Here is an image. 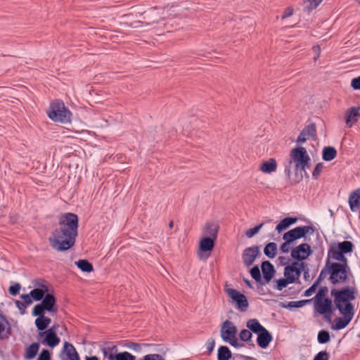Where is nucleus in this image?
Instances as JSON below:
<instances>
[{"mask_svg":"<svg viewBox=\"0 0 360 360\" xmlns=\"http://www.w3.org/2000/svg\"><path fill=\"white\" fill-rule=\"evenodd\" d=\"M79 218L75 213L61 214L58 226L51 233L49 241L51 247L58 251L65 252L73 247L78 235Z\"/></svg>","mask_w":360,"mask_h":360,"instance_id":"1","label":"nucleus"},{"mask_svg":"<svg viewBox=\"0 0 360 360\" xmlns=\"http://www.w3.org/2000/svg\"><path fill=\"white\" fill-rule=\"evenodd\" d=\"M310 157L309 156L307 150L302 146H297L292 148L290 153V160L288 164L285 166L284 173L285 176L290 180L291 176V165L295 164V169L296 174L298 172H304V176L309 178V175L306 172V168L309 167ZM302 179L301 174L300 178L298 180L294 181L291 184H297Z\"/></svg>","mask_w":360,"mask_h":360,"instance_id":"2","label":"nucleus"},{"mask_svg":"<svg viewBox=\"0 0 360 360\" xmlns=\"http://www.w3.org/2000/svg\"><path fill=\"white\" fill-rule=\"evenodd\" d=\"M357 289L354 286H345L341 288H332L330 295L339 312L354 314V307L352 302L356 299Z\"/></svg>","mask_w":360,"mask_h":360,"instance_id":"3","label":"nucleus"},{"mask_svg":"<svg viewBox=\"0 0 360 360\" xmlns=\"http://www.w3.org/2000/svg\"><path fill=\"white\" fill-rule=\"evenodd\" d=\"M330 276L328 280L333 286L347 283L349 281V277L353 278L351 269H345L340 264L331 263L330 261Z\"/></svg>","mask_w":360,"mask_h":360,"instance_id":"4","label":"nucleus"},{"mask_svg":"<svg viewBox=\"0 0 360 360\" xmlns=\"http://www.w3.org/2000/svg\"><path fill=\"white\" fill-rule=\"evenodd\" d=\"M48 115L53 121L66 123L70 121L72 113L63 101L56 100L51 103Z\"/></svg>","mask_w":360,"mask_h":360,"instance_id":"5","label":"nucleus"},{"mask_svg":"<svg viewBox=\"0 0 360 360\" xmlns=\"http://www.w3.org/2000/svg\"><path fill=\"white\" fill-rule=\"evenodd\" d=\"M36 312L45 314L49 312L51 315L57 314L58 307L56 304V298L53 293H47L41 302L37 304L32 309Z\"/></svg>","mask_w":360,"mask_h":360,"instance_id":"6","label":"nucleus"},{"mask_svg":"<svg viewBox=\"0 0 360 360\" xmlns=\"http://www.w3.org/2000/svg\"><path fill=\"white\" fill-rule=\"evenodd\" d=\"M225 292L235 302L236 308L240 311H246L248 307V301L246 296L233 288H225Z\"/></svg>","mask_w":360,"mask_h":360,"instance_id":"7","label":"nucleus"},{"mask_svg":"<svg viewBox=\"0 0 360 360\" xmlns=\"http://www.w3.org/2000/svg\"><path fill=\"white\" fill-rule=\"evenodd\" d=\"M39 341L49 347L53 348L60 343V338L53 328H48L45 331L39 332Z\"/></svg>","mask_w":360,"mask_h":360,"instance_id":"8","label":"nucleus"},{"mask_svg":"<svg viewBox=\"0 0 360 360\" xmlns=\"http://www.w3.org/2000/svg\"><path fill=\"white\" fill-rule=\"evenodd\" d=\"M312 250L307 243H302L291 250V257L293 259L303 261L312 255Z\"/></svg>","mask_w":360,"mask_h":360,"instance_id":"9","label":"nucleus"},{"mask_svg":"<svg viewBox=\"0 0 360 360\" xmlns=\"http://www.w3.org/2000/svg\"><path fill=\"white\" fill-rule=\"evenodd\" d=\"M354 244L349 240H344L342 242L333 244L330 246L328 251V255L330 254H348L353 252Z\"/></svg>","mask_w":360,"mask_h":360,"instance_id":"10","label":"nucleus"},{"mask_svg":"<svg viewBox=\"0 0 360 360\" xmlns=\"http://www.w3.org/2000/svg\"><path fill=\"white\" fill-rule=\"evenodd\" d=\"M142 22L150 25L155 23H158L163 17L160 13L157 8H150L142 13Z\"/></svg>","mask_w":360,"mask_h":360,"instance_id":"11","label":"nucleus"},{"mask_svg":"<svg viewBox=\"0 0 360 360\" xmlns=\"http://www.w3.org/2000/svg\"><path fill=\"white\" fill-rule=\"evenodd\" d=\"M220 332L222 340L226 342L230 338H233L236 336L238 330L232 321L226 320L221 324Z\"/></svg>","mask_w":360,"mask_h":360,"instance_id":"12","label":"nucleus"},{"mask_svg":"<svg viewBox=\"0 0 360 360\" xmlns=\"http://www.w3.org/2000/svg\"><path fill=\"white\" fill-rule=\"evenodd\" d=\"M259 246H252L245 248L242 255L243 263L245 264L246 266H251L255 262L256 257L259 255Z\"/></svg>","mask_w":360,"mask_h":360,"instance_id":"13","label":"nucleus"},{"mask_svg":"<svg viewBox=\"0 0 360 360\" xmlns=\"http://www.w3.org/2000/svg\"><path fill=\"white\" fill-rule=\"evenodd\" d=\"M315 307L316 311L321 315L332 314L335 309L333 308L332 300L330 298L316 299Z\"/></svg>","mask_w":360,"mask_h":360,"instance_id":"14","label":"nucleus"},{"mask_svg":"<svg viewBox=\"0 0 360 360\" xmlns=\"http://www.w3.org/2000/svg\"><path fill=\"white\" fill-rule=\"evenodd\" d=\"M261 268L263 274V282L262 283L263 285L271 281L275 275L276 270L274 265L268 260L262 262Z\"/></svg>","mask_w":360,"mask_h":360,"instance_id":"15","label":"nucleus"},{"mask_svg":"<svg viewBox=\"0 0 360 360\" xmlns=\"http://www.w3.org/2000/svg\"><path fill=\"white\" fill-rule=\"evenodd\" d=\"M32 314L37 318L35 319L34 323L39 330V332L45 331L48 329L51 320L48 316H45V314L41 312H36L34 310L32 311Z\"/></svg>","mask_w":360,"mask_h":360,"instance_id":"16","label":"nucleus"},{"mask_svg":"<svg viewBox=\"0 0 360 360\" xmlns=\"http://www.w3.org/2000/svg\"><path fill=\"white\" fill-rule=\"evenodd\" d=\"M343 317H338L335 319V323L332 325V328L333 330H339L347 327L352 319L354 314L347 313V312H340Z\"/></svg>","mask_w":360,"mask_h":360,"instance_id":"17","label":"nucleus"},{"mask_svg":"<svg viewBox=\"0 0 360 360\" xmlns=\"http://www.w3.org/2000/svg\"><path fill=\"white\" fill-rule=\"evenodd\" d=\"M359 110L360 107H352L346 111L345 122L349 127H352L358 122L360 117Z\"/></svg>","mask_w":360,"mask_h":360,"instance_id":"18","label":"nucleus"},{"mask_svg":"<svg viewBox=\"0 0 360 360\" xmlns=\"http://www.w3.org/2000/svg\"><path fill=\"white\" fill-rule=\"evenodd\" d=\"M0 319L4 321L5 324L0 322V340H7L12 334V327L6 317L0 313Z\"/></svg>","mask_w":360,"mask_h":360,"instance_id":"19","label":"nucleus"},{"mask_svg":"<svg viewBox=\"0 0 360 360\" xmlns=\"http://www.w3.org/2000/svg\"><path fill=\"white\" fill-rule=\"evenodd\" d=\"M316 230V229L314 226L310 225L297 226L291 229V231L292 232L295 239L297 240L302 238H305L307 233H314Z\"/></svg>","mask_w":360,"mask_h":360,"instance_id":"20","label":"nucleus"},{"mask_svg":"<svg viewBox=\"0 0 360 360\" xmlns=\"http://www.w3.org/2000/svg\"><path fill=\"white\" fill-rule=\"evenodd\" d=\"M272 340L273 337L271 333L267 329H264V331L257 334V343L261 348L266 349Z\"/></svg>","mask_w":360,"mask_h":360,"instance_id":"21","label":"nucleus"},{"mask_svg":"<svg viewBox=\"0 0 360 360\" xmlns=\"http://www.w3.org/2000/svg\"><path fill=\"white\" fill-rule=\"evenodd\" d=\"M348 203L352 212H356L358 210L360 206V188L350 193Z\"/></svg>","mask_w":360,"mask_h":360,"instance_id":"22","label":"nucleus"},{"mask_svg":"<svg viewBox=\"0 0 360 360\" xmlns=\"http://www.w3.org/2000/svg\"><path fill=\"white\" fill-rule=\"evenodd\" d=\"M277 169V162L274 158H270L266 161L262 162L260 165L259 169L266 174L276 172Z\"/></svg>","mask_w":360,"mask_h":360,"instance_id":"23","label":"nucleus"},{"mask_svg":"<svg viewBox=\"0 0 360 360\" xmlns=\"http://www.w3.org/2000/svg\"><path fill=\"white\" fill-rule=\"evenodd\" d=\"M63 352L67 355V359L63 360H80L76 349L72 344L65 342L63 345Z\"/></svg>","mask_w":360,"mask_h":360,"instance_id":"24","label":"nucleus"},{"mask_svg":"<svg viewBox=\"0 0 360 360\" xmlns=\"http://www.w3.org/2000/svg\"><path fill=\"white\" fill-rule=\"evenodd\" d=\"M246 327L250 330L252 333L259 334L266 329L257 319H250L246 322Z\"/></svg>","mask_w":360,"mask_h":360,"instance_id":"25","label":"nucleus"},{"mask_svg":"<svg viewBox=\"0 0 360 360\" xmlns=\"http://www.w3.org/2000/svg\"><path fill=\"white\" fill-rule=\"evenodd\" d=\"M297 221V217H288L282 219L276 226V230L278 233H281L282 231L287 229L290 226L294 224Z\"/></svg>","mask_w":360,"mask_h":360,"instance_id":"26","label":"nucleus"},{"mask_svg":"<svg viewBox=\"0 0 360 360\" xmlns=\"http://www.w3.org/2000/svg\"><path fill=\"white\" fill-rule=\"evenodd\" d=\"M330 259L338 261L339 262H334L335 264H340L341 266H343L345 269H350V267L348 264L347 258L343 254H330L328 255L327 259L330 261Z\"/></svg>","mask_w":360,"mask_h":360,"instance_id":"27","label":"nucleus"},{"mask_svg":"<svg viewBox=\"0 0 360 360\" xmlns=\"http://www.w3.org/2000/svg\"><path fill=\"white\" fill-rule=\"evenodd\" d=\"M215 239L211 237H204L201 239L199 248L202 252H206L212 250L214 247Z\"/></svg>","mask_w":360,"mask_h":360,"instance_id":"28","label":"nucleus"},{"mask_svg":"<svg viewBox=\"0 0 360 360\" xmlns=\"http://www.w3.org/2000/svg\"><path fill=\"white\" fill-rule=\"evenodd\" d=\"M337 156V150L333 146H326L322 151V158L323 160L329 162L333 160Z\"/></svg>","mask_w":360,"mask_h":360,"instance_id":"29","label":"nucleus"},{"mask_svg":"<svg viewBox=\"0 0 360 360\" xmlns=\"http://www.w3.org/2000/svg\"><path fill=\"white\" fill-rule=\"evenodd\" d=\"M39 349V343L33 342L25 350V357L27 359H34Z\"/></svg>","mask_w":360,"mask_h":360,"instance_id":"30","label":"nucleus"},{"mask_svg":"<svg viewBox=\"0 0 360 360\" xmlns=\"http://www.w3.org/2000/svg\"><path fill=\"white\" fill-rule=\"evenodd\" d=\"M232 353L227 346H220L217 352V360H229Z\"/></svg>","mask_w":360,"mask_h":360,"instance_id":"31","label":"nucleus"},{"mask_svg":"<svg viewBox=\"0 0 360 360\" xmlns=\"http://www.w3.org/2000/svg\"><path fill=\"white\" fill-rule=\"evenodd\" d=\"M108 360H136V356L128 352H122L109 355Z\"/></svg>","mask_w":360,"mask_h":360,"instance_id":"32","label":"nucleus"},{"mask_svg":"<svg viewBox=\"0 0 360 360\" xmlns=\"http://www.w3.org/2000/svg\"><path fill=\"white\" fill-rule=\"evenodd\" d=\"M277 252V245L274 242H270L266 245L264 249V255L270 258L273 259Z\"/></svg>","mask_w":360,"mask_h":360,"instance_id":"33","label":"nucleus"},{"mask_svg":"<svg viewBox=\"0 0 360 360\" xmlns=\"http://www.w3.org/2000/svg\"><path fill=\"white\" fill-rule=\"evenodd\" d=\"M75 264L77 267L84 272L90 273L94 271L92 264L86 259H79Z\"/></svg>","mask_w":360,"mask_h":360,"instance_id":"34","label":"nucleus"},{"mask_svg":"<svg viewBox=\"0 0 360 360\" xmlns=\"http://www.w3.org/2000/svg\"><path fill=\"white\" fill-rule=\"evenodd\" d=\"M205 229H206L207 233L210 235V237H211L213 239L217 240V236H218V231H219V226L218 225L207 222L205 224Z\"/></svg>","mask_w":360,"mask_h":360,"instance_id":"35","label":"nucleus"},{"mask_svg":"<svg viewBox=\"0 0 360 360\" xmlns=\"http://www.w3.org/2000/svg\"><path fill=\"white\" fill-rule=\"evenodd\" d=\"M323 0H303L304 12L309 13L312 10L315 9Z\"/></svg>","mask_w":360,"mask_h":360,"instance_id":"36","label":"nucleus"},{"mask_svg":"<svg viewBox=\"0 0 360 360\" xmlns=\"http://www.w3.org/2000/svg\"><path fill=\"white\" fill-rule=\"evenodd\" d=\"M302 131L308 138L314 139L316 136V127L314 122L307 125Z\"/></svg>","mask_w":360,"mask_h":360,"instance_id":"37","label":"nucleus"},{"mask_svg":"<svg viewBox=\"0 0 360 360\" xmlns=\"http://www.w3.org/2000/svg\"><path fill=\"white\" fill-rule=\"evenodd\" d=\"M298 264V262H293L291 265H287L284 269V276L287 278V276L294 279V283L296 282V278L295 275V266Z\"/></svg>","mask_w":360,"mask_h":360,"instance_id":"38","label":"nucleus"},{"mask_svg":"<svg viewBox=\"0 0 360 360\" xmlns=\"http://www.w3.org/2000/svg\"><path fill=\"white\" fill-rule=\"evenodd\" d=\"M330 261H328V259H326L324 267L321 269V273L319 275L317 279L314 281L316 283V285H319L321 281L324 278H326L327 274L330 275Z\"/></svg>","mask_w":360,"mask_h":360,"instance_id":"39","label":"nucleus"},{"mask_svg":"<svg viewBox=\"0 0 360 360\" xmlns=\"http://www.w3.org/2000/svg\"><path fill=\"white\" fill-rule=\"evenodd\" d=\"M276 288L278 290H282L284 288H285L288 284L289 283H293L294 279H292L290 277L287 276V278H281L278 280H276Z\"/></svg>","mask_w":360,"mask_h":360,"instance_id":"40","label":"nucleus"},{"mask_svg":"<svg viewBox=\"0 0 360 360\" xmlns=\"http://www.w3.org/2000/svg\"><path fill=\"white\" fill-rule=\"evenodd\" d=\"M250 273L251 276L255 280V281L262 285L263 280L261 276V272L259 266L257 265H255L253 267H252L250 269Z\"/></svg>","mask_w":360,"mask_h":360,"instance_id":"41","label":"nucleus"},{"mask_svg":"<svg viewBox=\"0 0 360 360\" xmlns=\"http://www.w3.org/2000/svg\"><path fill=\"white\" fill-rule=\"evenodd\" d=\"M317 340L320 344H326L330 340V333L328 330H321L319 332Z\"/></svg>","mask_w":360,"mask_h":360,"instance_id":"42","label":"nucleus"},{"mask_svg":"<svg viewBox=\"0 0 360 360\" xmlns=\"http://www.w3.org/2000/svg\"><path fill=\"white\" fill-rule=\"evenodd\" d=\"M31 297L34 301H41L46 296L44 292L41 289L34 288L30 291Z\"/></svg>","mask_w":360,"mask_h":360,"instance_id":"43","label":"nucleus"},{"mask_svg":"<svg viewBox=\"0 0 360 360\" xmlns=\"http://www.w3.org/2000/svg\"><path fill=\"white\" fill-rule=\"evenodd\" d=\"M311 300H303L300 301H291L289 302L285 306L286 308L292 309V308H300L304 306L307 303L309 302Z\"/></svg>","mask_w":360,"mask_h":360,"instance_id":"44","label":"nucleus"},{"mask_svg":"<svg viewBox=\"0 0 360 360\" xmlns=\"http://www.w3.org/2000/svg\"><path fill=\"white\" fill-rule=\"evenodd\" d=\"M252 337V333H251L250 330L248 329H243L240 333H239V338L243 342H248L251 340Z\"/></svg>","mask_w":360,"mask_h":360,"instance_id":"45","label":"nucleus"},{"mask_svg":"<svg viewBox=\"0 0 360 360\" xmlns=\"http://www.w3.org/2000/svg\"><path fill=\"white\" fill-rule=\"evenodd\" d=\"M307 265L304 263L302 261H301L300 263L298 262V264L295 266V275L296 278V281L299 278V277L301 275V273L304 271L307 268Z\"/></svg>","mask_w":360,"mask_h":360,"instance_id":"46","label":"nucleus"},{"mask_svg":"<svg viewBox=\"0 0 360 360\" xmlns=\"http://www.w3.org/2000/svg\"><path fill=\"white\" fill-rule=\"evenodd\" d=\"M264 223H261L259 225L255 226V227L247 230L245 232L246 236L248 238L253 237L255 234H257L259 231V230L264 226Z\"/></svg>","mask_w":360,"mask_h":360,"instance_id":"47","label":"nucleus"},{"mask_svg":"<svg viewBox=\"0 0 360 360\" xmlns=\"http://www.w3.org/2000/svg\"><path fill=\"white\" fill-rule=\"evenodd\" d=\"M323 169V163L319 162V163L316 164V165L312 172V178L315 180H317L319 178Z\"/></svg>","mask_w":360,"mask_h":360,"instance_id":"48","label":"nucleus"},{"mask_svg":"<svg viewBox=\"0 0 360 360\" xmlns=\"http://www.w3.org/2000/svg\"><path fill=\"white\" fill-rule=\"evenodd\" d=\"M117 347L116 345L112 347H105L102 348L103 356L108 359L109 355L114 354V352H117Z\"/></svg>","mask_w":360,"mask_h":360,"instance_id":"49","label":"nucleus"},{"mask_svg":"<svg viewBox=\"0 0 360 360\" xmlns=\"http://www.w3.org/2000/svg\"><path fill=\"white\" fill-rule=\"evenodd\" d=\"M20 288H21V285L20 283H15L14 285H12L9 287L8 288V292L13 295V296H15L17 295L18 294H19L20 292Z\"/></svg>","mask_w":360,"mask_h":360,"instance_id":"50","label":"nucleus"},{"mask_svg":"<svg viewBox=\"0 0 360 360\" xmlns=\"http://www.w3.org/2000/svg\"><path fill=\"white\" fill-rule=\"evenodd\" d=\"M142 345L146 346L147 345H146V344L141 345V344L133 342H127L125 344L126 347H127L128 348L131 349L136 352H140L141 350Z\"/></svg>","mask_w":360,"mask_h":360,"instance_id":"51","label":"nucleus"},{"mask_svg":"<svg viewBox=\"0 0 360 360\" xmlns=\"http://www.w3.org/2000/svg\"><path fill=\"white\" fill-rule=\"evenodd\" d=\"M330 355L326 351H321L315 355L313 360H329Z\"/></svg>","mask_w":360,"mask_h":360,"instance_id":"52","label":"nucleus"},{"mask_svg":"<svg viewBox=\"0 0 360 360\" xmlns=\"http://www.w3.org/2000/svg\"><path fill=\"white\" fill-rule=\"evenodd\" d=\"M38 360H51L50 352L43 349L38 356Z\"/></svg>","mask_w":360,"mask_h":360,"instance_id":"53","label":"nucleus"},{"mask_svg":"<svg viewBox=\"0 0 360 360\" xmlns=\"http://www.w3.org/2000/svg\"><path fill=\"white\" fill-rule=\"evenodd\" d=\"M141 360H165L160 354H150L145 355Z\"/></svg>","mask_w":360,"mask_h":360,"instance_id":"54","label":"nucleus"},{"mask_svg":"<svg viewBox=\"0 0 360 360\" xmlns=\"http://www.w3.org/2000/svg\"><path fill=\"white\" fill-rule=\"evenodd\" d=\"M283 239L285 241H287L290 243H292L293 241L296 240L295 238L294 237V235L292 234V232L291 230L285 232L283 236Z\"/></svg>","mask_w":360,"mask_h":360,"instance_id":"55","label":"nucleus"},{"mask_svg":"<svg viewBox=\"0 0 360 360\" xmlns=\"http://www.w3.org/2000/svg\"><path fill=\"white\" fill-rule=\"evenodd\" d=\"M328 291V288L327 286L321 287L317 292V299L323 300V298H326L325 296L326 295Z\"/></svg>","mask_w":360,"mask_h":360,"instance_id":"56","label":"nucleus"},{"mask_svg":"<svg viewBox=\"0 0 360 360\" xmlns=\"http://www.w3.org/2000/svg\"><path fill=\"white\" fill-rule=\"evenodd\" d=\"M350 86L354 90H360V76L353 78Z\"/></svg>","mask_w":360,"mask_h":360,"instance_id":"57","label":"nucleus"},{"mask_svg":"<svg viewBox=\"0 0 360 360\" xmlns=\"http://www.w3.org/2000/svg\"><path fill=\"white\" fill-rule=\"evenodd\" d=\"M20 298L23 300L22 302L27 307L32 302V297H31L30 293L21 295Z\"/></svg>","mask_w":360,"mask_h":360,"instance_id":"58","label":"nucleus"},{"mask_svg":"<svg viewBox=\"0 0 360 360\" xmlns=\"http://www.w3.org/2000/svg\"><path fill=\"white\" fill-rule=\"evenodd\" d=\"M226 342H229L231 346H233L236 348H239V347L244 346V344L238 342V341L236 338V336H235L233 338H230L229 340H228Z\"/></svg>","mask_w":360,"mask_h":360,"instance_id":"59","label":"nucleus"},{"mask_svg":"<svg viewBox=\"0 0 360 360\" xmlns=\"http://www.w3.org/2000/svg\"><path fill=\"white\" fill-rule=\"evenodd\" d=\"M319 285H316V283L314 282V283L310 286L307 290H305L304 295L306 297L311 296L316 290Z\"/></svg>","mask_w":360,"mask_h":360,"instance_id":"60","label":"nucleus"},{"mask_svg":"<svg viewBox=\"0 0 360 360\" xmlns=\"http://www.w3.org/2000/svg\"><path fill=\"white\" fill-rule=\"evenodd\" d=\"M293 11H294V9L292 7H291V6L287 7L284 10V12H283V15H281V18L285 19L288 17H290L293 14Z\"/></svg>","mask_w":360,"mask_h":360,"instance_id":"61","label":"nucleus"},{"mask_svg":"<svg viewBox=\"0 0 360 360\" xmlns=\"http://www.w3.org/2000/svg\"><path fill=\"white\" fill-rule=\"evenodd\" d=\"M207 351H208V355H210L214 348V345H215V342H214V340L213 338H210L207 340Z\"/></svg>","mask_w":360,"mask_h":360,"instance_id":"62","label":"nucleus"},{"mask_svg":"<svg viewBox=\"0 0 360 360\" xmlns=\"http://www.w3.org/2000/svg\"><path fill=\"white\" fill-rule=\"evenodd\" d=\"M15 303L16 307L20 311V314H24L25 313V309H26L27 306H25L22 302H20L19 300H16Z\"/></svg>","mask_w":360,"mask_h":360,"instance_id":"63","label":"nucleus"},{"mask_svg":"<svg viewBox=\"0 0 360 360\" xmlns=\"http://www.w3.org/2000/svg\"><path fill=\"white\" fill-rule=\"evenodd\" d=\"M290 243L285 241L281 244L280 250L283 253H288L290 250Z\"/></svg>","mask_w":360,"mask_h":360,"instance_id":"64","label":"nucleus"}]
</instances>
